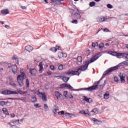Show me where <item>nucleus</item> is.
<instances>
[{"label": "nucleus", "mask_w": 128, "mask_h": 128, "mask_svg": "<svg viewBox=\"0 0 128 128\" xmlns=\"http://www.w3.org/2000/svg\"><path fill=\"white\" fill-rule=\"evenodd\" d=\"M66 88H69V90H74V88H72V86H70V84H66Z\"/></svg>", "instance_id": "obj_29"}, {"label": "nucleus", "mask_w": 128, "mask_h": 128, "mask_svg": "<svg viewBox=\"0 0 128 128\" xmlns=\"http://www.w3.org/2000/svg\"><path fill=\"white\" fill-rule=\"evenodd\" d=\"M119 66H128V60L122 62L121 64H119Z\"/></svg>", "instance_id": "obj_28"}, {"label": "nucleus", "mask_w": 128, "mask_h": 128, "mask_svg": "<svg viewBox=\"0 0 128 128\" xmlns=\"http://www.w3.org/2000/svg\"><path fill=\"white\" fill-rule=\"evenodd\" d=\"M58 69L59 70H64V66H62V64H60V65H59Z\"/></svg>", "instance_id": "obj_37"}, {"label": "nucleus", "mask_w": 128, "mask_h": 128, "mask_svg": "<svg viewBox=\"0 0 128 128\" xmlns=\"http://www.w3.org/2000/svg\"><path fill=\"white\" fill-rule=\"evenodd\" d=\"M38 71L35 68H30L29 70V72L30 73L31 76H36V72Z\"/></svg>", "instance_id": "obj_12"}, {"label": "nucleus", "mask_w": 128, "mask_h": 128, "mask_svg": "<svg viewBox=\"0 0 128 128\" xmlns=\"http://www.w3.org/2000/svg\"><path fill=\"white\" fill-rule=\"evenodd\" d=\"M31 102H33V104H36V102H38V99L36 98V97L33 96L31 98Z\"/></svg>", "instance_id": "obj_24"}, {"label": "nucleus", "mask_w": 128, "mask_h": 128, "mask_svg": "<svg viewBox=\"0 0 128 128\" xmlns=\"http://www.w3.org/2000/svg\"><path fill=\"white\" fill-rule=\"evenodd\" d=\"M45 2H46V4H48V0H44Z\"/></svg>", "instance_id": "obj_63"}, {"label": "nucleus", "mask_w": 128, "mask_h": 128, "mask_svg": "<svg viewBox=\"0 0 128 128\" xmlns=\"http://www.w3.org/2000/svg\"><path fill=\"white\" fill-rule=\"evenodd\" d=\"M110 18H116L114 17H110V16H99L96 18V22H106L108 20L110 19Z\"/></svg>", "instance_id": "obj_5"}, {"label": "nucleus", "mask_w": 128, "mask_h": 128, "mask_svg": "<svg viewBox=\"0 0 128 128\" xmlns=\"http://www.w3.org/2000/svg\"><path fill=\"white\" fill-rule=\"evenodd\" d=\"M44 64H42V62H40L38 66H39V72L42 74V72H44Z\"/></svg>", "instance_id": "obj_14"}, {"label": "nucleus", "mask_w": 128, "mask_h": 128, "mask_svg": "<svg viewBox=\"0 0 128 128\" xmlns=\"http://www.w3.org/2000/svg\"><path fill=\"white\" fill-rule=\"evenodd\" d=\"M8 104H10V102L8 101L4 102V101H1L0 102V106H8Z\"/></svg>", "instance_id": "obj_19"}, {"label": "nucleus", "mask_w": 128, "mask_h": 128, "mask_svg": "<svg viewBox=\"0 0 128 128\" xmlns=\"http://www.w3.org/2000/svg\"><path fill=\"white\" fill-rule=\"evenodd\" d=\"M16 94H28V92L18 90V92H16Z\"/></svg>", "instance_id": "obj_22"}, {"label": "nucleus", "mask_w": 128, "mask_h": 128, "mask_svg": "<svg viewBox=\"0 0 128 128\" xmlns=\"http://www.w3.org/2000/svg\"><path fill=\"white\" fill-rule=\"evenodd\" d=\"M44 108L45 112H48V104H44Z\"/></svg>", "instance_id": "obj_33"}, {"label": "nucleus", "mask_w": 128, "mask_h": 128, "mask_svg": "<svg viewBox=\"0 0 128 128\" xmlns=\"http://www.w3.org/2000/svg\"><path fill=\"white\" fill-rule=\"evenodd\" d=\"M18 100H23L22 98H18Z\"/></svg>", "instance_id": "obj_62"}, {"label": "nucleus", "mask_w": 128, "mask_h": 128, "mask_svg": "<svg viewBox=\"0 0 128 128\" xmlns=\"http://www.w3.org/2000/svg\"><path fill=\"white\" fill-rule=\"evenodd\" d=\"M107 8H112V4H107Z\"/></svg>", "instance_id": "obj_43"}, {"label": "nucleus", "mask_w": 128, "mask_h": 128, "mask_svg": "<svg viewBox=\"0 0 128 128\" xmlns=\"http://www.w3.org/2000/svg\"><path fill=\"white\" fill-rule=\"evenodd\" d=\"M34 106H35V108H40V106L38 105V104H34Z\"/></svg>", "instance_id": "obj_45"}, {"label": "nucleus", "mask_w": 128, "mask_h": 128, "mask_svg": "<svg viewBox=\"0 0 128 128\" xmlns=\"http://www.w3.org/2000/svg\"><path fill=\"white\" fill-rule=\"evenodd\" d=\"M1 14H10V11H8V10H3L0 11Z\"/></svg>", "instance_id": "obj_21"}, {"label": "nucleus", "mask_w": 128, "mask_h": 128, "mask_svg": "<svg viewBox=\"0 0 128 128\" xmlns=\"http://www.w3.org/2000/svg\"><path fill=\"white\" fill-rule=\"evenodd\" d=\"M82 100L87 102L90 103L92 102V98H87L86 96H82Z\"/></svg>", "instance_id": "obj_15"}, {"label": "nucleus", "mask_w": 128, "mask_h": 128, "mask_svg": "<svg viewBox=\"0 0 128 128\" xmlns=\"http://www.w3.org/2000/svg\"><path fill=\"white\" fill-rule=\"evenodd\" d=\"M116 54H117V52H110V54H111V56H116Z\"/></svg>", "instance_id": "obj_35"}, {"label": "nucleus", "mask_w": 128, "mask_h": 128, "mask_svg": "<svg viewBox=\"0 0 128 128\" xmlns=\"http://www.w3.org/2000/svg\"><path fill=\"white\" fill-rule=\"evenodd\" d=\"M20 8L22 10H26V6H20Z\"/></svg>", "instance_id": "obj_49"}, {"label": "nucleus", "mask_w": 128, "mask_h": 128, "mask_svg": "<svg viewBox=\"0 0 128 128\" xmlns=\"http://www.w3.org/2000/svg\"><path fill=\"white\" fill-rule=\"evenodd\" d=\"M34 94H36L39 96V98H42V100L43 102H48V98H46V94L44 92H40V89L36 91V92H34Z\"/></svg>", "instance_id": "obj_4"}, {"label": "nucleus", "mask_w": 128, "mask_h": 128, "mask_svg": "<svg viewBox=\"0 0 128 128\" xmlns=\"http://www.w3.org/2000/svg\"><path fill=\"white\" fill-rule=\"evenodd\" d=\"M22 69H20V74H19L17 76L18 82L20 86H24V80H26V74L24 72H22Z\"/></svg>", "instance_id": "obj_3"}, {"label": "nucleus", "mask_w": 128, "mask_h": 128, "mask_svg": "<svg viewBox=\"0 0 128 128\" xmlns=\"http://www.w3.org/2000/svg\"><path fill=\"white\" fill-rule=\"evenodd\" d=\"M26 88H28V86H30V82L28 81V79L26 80Z\"/></svg>", "instance_id": "obj_39"}, {"label": "nucleus", "mask_w": 128, "mask_h": 128, "mask_svg": "<svg viewBox=\"0 0 128 128\" xmlns=\"http://www.w3.org/2000/svg\"><path fill=\"white\" fill-rule=\"evenodd\" d=\"M1 94H4V96H6V95H8V94H18L16 93V92L14 91H12L10 90H4V91H2Z\"/></svg>", "instance_id": "obj_7"}, {"label": "nucleus", "mask_w": 128, "mask_h": 128, "mask_svg": "<svg viewBox=\"0 0 128 128\" xmlns=\"http://www.w3.org/2000/svg\"><path fill=\"white\" fill-rule=\"evenodd\" d=\"M60 88H66V84H61Z\"/></svg>", "instance_id": "obj_44"}, {"label": "nucleus", "mask_w": 128, "mask_h": 128, "mask_svg": "<svg viewBox=\"0 0 128 128\" xmlns=\"http://www.w3.org/2000/svg\"><path fill=\"white\" fill-rule=\"evenodd\" d=\"M74 16L76 20H80V18H82V16L78 12L74 14Z\"/></svg>", "instance_id": "obj_17"}, {"label": "nucleus", "mask_w": 128, "mask_h": 128, "mask_svg": "<svg viewBox=\"0 0 128 128\" xmlns=\"http://www.w3.org/2000/svg\"><path fill=\"white\" fill-rule=\"evenodd\" d=\"M122 53H118L117 52L116 54V56L118 58H122Z\"/></svg>", "instance_id": "obj_36"}, {"label": "nucleus", "mask_w": 128, "mask_h": 128, "mask_svg": "<svg viewBox=\"0 0 128 128\" xmlns=\"http://www.w3.org/2000/svg\"><path fill=\"white\" fill-rule=\"evenodd\" d=\"M68 98H74V96H72V95L70 94L68 96Z\"/></svg>", "instance_id": "obj_55"}, {"label": "nucleus", "mask_w": 128, "mask_h": 128, "mask_svg": "<svg viewBox=\"0 0 128 128\" xmlns=\"http://www.w3.org/2000/svg\"><path fill=\"white\" fill-rule=\"evenodd\" d=\"M119 76L120 78L121 82L122 83L124 82V78H126V74L120 73Z\"/></svg>", "instance_id": "obj_13"}, {"label": "nucleus", "mask_w": 128, "mask_h": 128, "mask_svg": "<svg viewBox=\"0 0 128 128\" xmlns=\"http://www.w3.org/2000/svg\"><path fill=\"white\" fill-rule=\"evenodd\" d=\"M106 46H110V44L108 43H106Z\"/></svg>", "instance_id": "obj_64"}, {"label": "nucleus", "mask_w": 128, "mask_h": 128, "mask_svg": "<svg viewBox=\"0 0 128 128\" xmlns=\"http://www.w3.org/2000/svg\"><path fill=\"white\" fill-rule=\"evenodd\" d=\"M12 60H14L16 61V64L18 63V58L16 57V56H14L13 58H12Z\"/></svg>", "instance_id": "obj_30"}, {"label": "nucleus", "mask_w": 128, "mask_h": 128, "mask_svg": "<svg viewBox=\"0 0 128 128\" xmlns=\"http://www.w3.org/2000/svg\"><path fill=\"white\" fill-rule=\"evenodd\" d=\"M12 72L16 74H18V66L16 64L12 65Z\"/></svg>", "instance_id": "obj_11"}, {"label": "nucleus", "mask_w": 128, "mask_h": 128, "mask_svg": "<svg viewBox=\"0 0 128 128\" xmlns=\"http://www.w3.org/2000/svg\"><path fill=\"white\" fill-rule=\"evenodd\" d=\"M10 86H14L16 87V84H14V82H12V78H10Z\"/></svg>", "instance_id": "obj_26"}, {"label": "nucleus", "mask_w": 128, "mask_h": 128, "mask_svg": "<svg viewBox=\"0 0 128 128\" xmlns=\"http://www.w3.org/2000/svg\"><path fill=\"white\" fill-rule=\"evenodd\" d=\"M77 60L78 62H82V58L81 56H79L78 57Z\"/></svg>", "instance_id": "obj_31"}, {"label": "nucleus", "mask_w": 128, "mask_h": 128, "mask_svg": "<svg viewBox=\"0 0 128 128\" xmlns=\"http://www.w3.org/2000/svg\"><path fill=\"white\" fill-rule=\"evenodd\" d=\"M64 116H69L70 118H72V116H75L74 115V114H70V113H68V112H66L64 114Z\"/></svg>", "instance_id": "obj_27"}, {"label": "nucleus", "mask_w": 128, "mask_h": 128, "mask_svg": "<svg viewBox=\"0 0 128 128\" xmlns=\"http://www.w3.org/2000/svg\"><path fill=\"white\" fill-rule=\"evenodd\" d=\"M45 88H46V90H48V88H49L48 86H45Z\"/></svg>", "instance_id": "obj_60"}, {"label": "nucleus", "mask_w": 128, "mask_h": 128, "mask_svg": "<svg viewBox=\"0 0 128 128\" xmlns=\"http://www.w3.org/2000/svg\"><path fill=\"white\" fill-rule=\"evenodd\" d=\"M52 2H56L57 4H60L64 0H50Z\"/></svg>", "instance_id": "obj_23"}, {"label": "nucleus", "mask_w": 128, "mask_h": 128, "mask_svg": "<svg viewBox=\"0 0 128 128\" xmlns=\"http://www.w3.org/2000/svg\"><path fill=\"white\" fill-rule=\"evenodd\" d=\"M2 112L6 116H10V114H8V110L6 108H2Z\"/></svg>", "instance_id": "obj_25"}, {"label": "nucleus", "mask_w": 128, "mask_h": 128, "mask_svg": "<svg viewBox=\"0 0 128 128\" xmlns=\"http://www.w3.org/2000/svg\"><path fill=\"white\" fill-rule=\"evenodd\" d=\"M79 113L81 114H84V116H86L87 118H88V116H90V113H88V109H86L84 110L80 111Z\"/></svg>", "instance_id": "obj_8"}, {"label": "nucleus", "mask_w": 128, "mask_h": 128, "mask_svg": "<svg viewBox=\"0 0 128 128\" xmlns=\"http://www.w3.org/2000/svg\"><path fill=\"white\" fill-rule=\"evenodd\" d=\"M64 114V110H62V111H60V112H58V114Z\"/></svg>", "instance_id": "obj_47"}, {"label": "nucleus", "mask_w": 128, "mask_h": 128, "mask_svg": "<svg viewBox=\"0 0 128 128\" xmlns=\"http://www.w3.org/2000/svg\"><path fill=\"white\" fill-rule=\"evenodd\" d=\"M90 6L92 7L96 6V2H90L89 4Z\"/></svg>", "instance_id": "obj_34"}, {"label": "nucleus", "mask_w": 128, "mask_h": 128, "mask_svg": "<svg viewBox=\"0 0 128 128\" xmlns=\"http://www.w3.org/2000/svg\"><path fill=\"white\" fill-rule=\"evenodd\" d=\"M114 82H118V77H114Z\"/></svg>", "instance_id": "obj_50"}, {"label": "nucleus", "mask_w": 128, "mask_h": 128, "mask_svg": "<svg viewBox=\"0 0 128 128\" xmlns=\"http://www.w3.org/2000/svg\"><path fill=\"white\" fill-rule=\"evenodd\" d=\"M64 96H65V98H68V91H64Z\"/></svg>", "instance_id": "obj_42"}, {"label": "nucleus", "mask_w": 128, "mask_h": 128, "mask_svg": "<svg viewBox=\"0 0 128 128\" xmlns=\"http://www.w3.org/2000/svg\"><path fill=\"white\" fill-rule=\"evenodd\" d=\"M91 120H92L93 122H97L98 120L96 119L95 118H90Z\"/></svg>", "instance_id": "obj_51"}, {"label": "nucleus", "mask_w": 128, "mask_h": 128, "mask_svg": "<svg viewBox=\"0 0 128 128\" xmlns=\"http://www.w3.org/2000/svg\"><path fill=\"white\" fill-rule=\"evenodd\" d=\"M52 112L54 114V116H56V114H58V112H60V109H58V107H56V106H54L53 107Z\"/></svg>", "instance_id": "obj_10"}, {"label": "nucleus", "mask_w": 128, "mask_h": 128, "mask_svg": "<svg viewBox=\"0 0 128 128\" xmlns=\"http://www.w3.org/2000/svg\"><path fill=\"white\" fill-rule=\"evenodd\" d=\"M92 48H96V44L92 42Z\"/></svg>", "instance_id": "obj_54"}, {"label": "nucleus", "mask_w": 128, "mask_h": 128, "mask_svg": "<svg viewBox=\"0 0 128 128\" xmlns=\"http://www.w3.org/2000/svg\"><path fill=\"white\" fill-rule=\"evenodd\" d=\"M58 50H60V46H56V48H52L50 49V50H52V52H56V51Z\"/></svg>", "instance_id": "obj_16"}, {"label": "nucleus", "mask_w": 128, "mask_h": 128, "mask_svg": "<svg viewBox=\"0 0 128 128\" xmlns=\"http://www.w3.org/2000/svg\"><path fill=\"white\" fill-rule=\"evenodd\" d=\"M25 50H28V52H30V50H34V48H32V46L28 45L25 47Z\"/></svg>", "instance_id": "obj_18"}, {"label": "nucleus", "mask_w": 128, "mask_h": 128, "mask_svg": "<svg viewBox=\"0 0 128 128\" xmlns=\"http://www.w3.org/2000/svg\"><path fill=\"white\" fill-rule=\"evenodd\" d=\"M54 95H55V96H56L57 100H62V94L61 93H60V92H58V91H56L54 92Z\"/></svg>", "instance_id": "obj_9"}, {"label": "nucleus", "mask_w": 128, "mask_h": 128, "mask_svg": "<svg viewBox=\"0 0 128 128\" xmlns=\"http://www.w3.org/2000/svg\"><path fill=\"white\" fill-rule=\"evenodd\" d=\"M118 66H116L112 68H108L106 71H105L102 77L101 78L100 80L98 82H96L94 83V85L88 88H82L79 89V90H88V92H92V90H96L98 88V84H100V82L102 80V78H104L106 74H110V72H112L114 70H118Z\"/></svg>", "instance_id": "obj_2"}, {"label": "nucleus", "mask_w": 128, "mask_h": 128, "mask_svg": "<svg viewBox=\"0 0 128 128\" xmlns=\"http://www.w3.org/2000/svg\"><path fill=\"white\" fill-rule=\"evenodd\" d=\"M11 116L12 118H14V116H16V115L14 114H11Z\"/></svg>", "instance_id": "obj_56"}, {"label": "nucleus", "mask_w": 128, "mask_h": 128, "mask_svg": "<svg viewBox=\"0 0 128 128\" xmlns=\"http://www.w3.org/2000/svg\"><path fill=\"white\" fill-rule=\"evenodd\" d=\"M104 32H110V30H108V29L106 28L104 29Z\"/></svg>", "instance_id": "obj_52"}, {"label": "nucleus", "mask_w": 128, "mask_h": 128, "mask_svg": "<svg viewBox=\"0 0 128 128\" xmlns=\"http://www.w3.org/2000/svg\"><path fill=\"white\" fill-rule=\"evenodd\" d=\"M106 80H104V84L102 85H100V88H104V86H106Z\"/></svg>", "instance_id": "obj_48"}, {"label": "nucleus", "mask_w": 128, "mask_h": 128, "mask_svg": "<svg viewBox=\"0 0 128 128\" xmlns=\"http://www.w3.org/2000/svg\"><path fill=\"white\" fill-rule=\"evenodd\" d=\"M126 60H128V54H126Z\"/></svg>", "instance_id": "obj_61"}, {"label": "nucleus", "mask_w": 128, "mask_h": 128, "mask_svg": "<svg viewBox=\"0 0 128 128\" xmlns=\"http://www.w3.org/2000/svg\"><path fill=\"white\" fill-rule=\"evenodd\" d=\"M16 124H20V120H12V122H8V126H12V128H20L19 127H18L16 125H14Z\"/></svg>", "instance_id": "obj_6"}, {"label": "nucleus", "mask_w": 128, "mask_h": 128, "mask_svg": "<svg viewBox=\"0 0 128 128\" xmlns=\"http://www.w3.org/2000/svg\"><path fill=\"white\" fill-rule=\"evenodd\" d=\"M50 68L52 70H54V65H51L50 66Z\"/></svg>", "instance_id": "obj_46"}, {"label": "nucleus", "mask_w": 128, "mask_h": 128, "mask_svg": "<svg viewBox=\"0 0 128 128\" xmlns=\"http://www.w3.org/2000/svg\"><path fill=\"white\" fill-rule=\"evenodd\" d=\"M100 56H102L100 54L95 55L94 56L91 58L90 60L86 61L85 64H84L83 66H80L76 70H71L66 72L62 76V80L63 82H68L70 77H66V76H70V74H72V76H78L79 74H80V72H84L86 70L88 69V64H92V62H96V60H98V58Z\"/></svg>", "instance_id": "obj_1"}, {"label": "nucleus", "mask_w": 128, "mask_h": 128, "mask_svg": "<svg viewBox=\"0 0 128 128\" xmlns=\"http://www.w3.org/2000/svg\"><path fill=\"white\" fill-rule=\"evenodd\" d=\"M121 56H122L123 58H126V54L122 53Z\"/></svg>", "instance_id": "obj_38"}, {"label": "nucleus", "mask_w": 128, "mask_h": 128, "mask_svg": "<svg viewBox=\"0 0 128 128\" xmlns=\"http://www.w3.org/2000/svg\"><path fill=\"white\" fill-rule=\"evenodd\" d=\"M91 112H94V114H98V110L97 108H95L92 110L91 111Z\"/></svg>", "instance_id": "obj_32"}, {"label": "nucleus", "mask_w": 128, "mask_h": 128, "mask_svg": "<svg viewBox=\"0 0 128 128\" xmlns=\"http://www.w3.org/2000/svg\"><path fill=\"white\" fill-rule=\"evenodd\" d=\"M71 22H72V24H78V20H72Z\"/></svg>", "instance_id": "obj_40"}, {"label": "nucleus", "mask_w": 128, "mask_h": 128, "mask_svg": "<svg viewBox=\"0 0 128 128\" xmlns=\"http://www.w3.org/2000/svg\"><path fill=\"white\" fill-rule=\"evenodd\" d=\"M5 28H8H8H10V26H8V25H5Z\"/></svg>", "instance_id": "obj_57"}, {"label": "nucleus", "mask_w": 128, "mask_h": 128, "mask_svg": "<svg viewBox=\"0 0 128 128\" xmlns=\"http://www.w3.org/2000/svg\"><path fill=\"white\" fill-rule=\"evenodd\" d=\"M47 74H48V76H52V72H47Z\"/></svg>", "instance_id": "obj_59"}, {"label": "nucleus", "mask_w": 128, "mask_h": 128, "mask_svg": "<svg viewBox=\"0 0 128 128\" xmlns=\"http://www.w3.org/2000/svg\"><path fill=\"white\" fill-rule=\"evenodd\" d=\"M54 78H62V76H54Z\"/></svg>", "instance_id": "obj_53"}, {"label": "nucleus", "mask_w": 128, "mask_h": 128, "mask_svg": "<svg viewBox=\"0 0 128 128\" xmlns=\"http://www.w3.org/2000/svg\"><path fill=\"white\" fill-rule=\"evenodd\" d=\"M104 43H100L99 44V48H104Z\"/></svg>", "instance_id": "obj_41"}, {"label": "nucleus", "mask_w": 128, "mask_h": 128, "mask_svg": "<svg viewBox=\"0 0 128 128\" xmlns=\"http://www.w3.org/2000/svg\"><path fill=\"white\" fill-rule=\"evenodd\" d=\"M108 98H110V92H106L104 96V100H108Z\"/></svg>", "instance_id": "obj_20"}, {"label": "nucleus", "mask_w": 128, "mask_h": 128, "mask_svg": "<svg viewBox=\"0 0 128 128\" xmlns=\"http://www.w3.org/2000/svg\"><path fill=\"white\" fill-rule=\"evenodd\" d=\"M8 68H10V67H12V64H8Z\"/></svg>", "instance_id": "obj_58"}]
</instances>
